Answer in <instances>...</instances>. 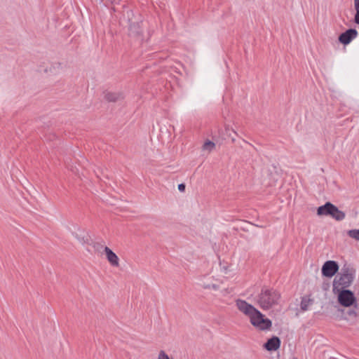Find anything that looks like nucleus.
Masks as SVG:
<instances>
[{
  "label": "nucleus",
  "instance_id": "f257e3e1",
  "mask_svg": "<svg viewBox=\"0 0 359 359\" xmlns=\"http://www.w3.org/2000/svg\"><path fill=\"white\" fill-rule=\"evenodd\" d=\"M236 306L238 311L249 318L250 323L257 330H267L271 327V320L264 316L254 306L243 299H237Z\"/></svg>",
  "mask_w": 359,
  "mask_h": 359
},
{
  "label": "nucleus",
  "instance_id": "20e7f679",
  "mask_svg": "<svg viewBox=\"0 0 359 359\" xmlns=\"http://www.w3.org/2000/svg\"><path fill=\"white\" fill-rule=\"evenodd\" d=\"M198 285L204 290L219 291V280L212 271L202 274L198 277Z\"/></svg>",
  "mask_w": 359,
  "mask_h": 359
},
{
  "label": "nucleus",
  "instance_id": "9d476101",
  "mask_svg": "<svg viewBox=\"0 0 359 359\" xmlns=\"http://www.w3.org/2000/svg\"><path fill=\"white\" fill-rule=\"evenodd\" d=\"M280 345V341L278 337H273L267 341V342L264 345V348L269 351H276L279 348Z\"/></svg>",
  "mask_w": 359,
  "mask_h": 359
},
{
  "label": "nucleus",
  "instance_id": "0eeeda50",
  "mask_svg": "<svg viewBox=\"0 0 359 359\" xmlns=\"http://www.w3.org/2000/svg\"><path fill=\"white\" fill-rule=\"evenodd\" d=\"M339 270V266L335 261H327L322 267V274L325 277L331 278L335 275Z\"/></svg>",
  "mask_w": 359,
  "mask_h": 359
},
{
  "label": "nucleus",
  "instance_id": "5701e85b",
  "mask_svg": "<svg viewBox=\"0 0 359 359\" xmlns=\"http://www.w3.org/2000/svg\"><path fill=\"white\" fill-rule=\"evenodd\" d=\"M350 316H356V312L355 311H351L349 312Z\"/></svg>",
  "mask_w": 359,
  "mask_h": 359
},
{
  "label": "nucleus",
  "instance_id": "9b49d317",
  "mask_svg": "<svg viewBox=\"0 0 359 359\" xmlns=\"http://www.w3.org/2000/svg\"><path fill=\"white\" fill-rule=\"evenodd\" d=\"M142 33V29L140 24L139 22L131 23L130 25L129 34L130 36L140 37Z\"/></svg>",
  "mask_w": 359,
  "mask_h": 359
},
{
  "label": "nucleus",
  "instance_id": "f3484780",
  "mask_svg": "<svg viewBox=\"0 0 359 359\" xmlns=\"http://www.w3.org/2000/svg\"><path fill=\"white\" fill-rule=\"evenodd\" d=\"M347 234L351 238L359 241V229H351L348 231Z\"/></svg>",
  "mask_w": 359,
  "mask_h": 359
},
{
  "label": "nucleus",
  "instance_id": "f03ea898",
  "mask_svg": "<svg viewBox=\"0 0 359 359\" xmlns=\"http://www.w3.org/2000/svg\"><path fill=\"white\" fill-rule=\"evenodd\" d=\"M280 301V294L273 289L262 288L257 296V303L263 310H269L277 306Z\"/></svg>",
  "mask_w": 359,
  "mask_h": 359
},
{
  "label": "nucleus",
  "instance_id": "412c9836",
  "mask_svg": "<svg viewBox=\"0 0 359 359\" xmlns=\"http://www.w3.org/2000/svg\"><path fill=\"white\" fill-rule=\"evenodd\" d=\"M221 292L223 294V295H226V294H230L231 290L229 288H225V289L222 290Z\"/></svg>",
  "mask_w": 359,
  "mask_h": 359
},
{
  "label": "nucleus",
  "instance_id": "1a4fd4ad",
  "mask_svg": "<svg viewBox=\"0 0 359 359\" xmlns=\"http://www.w3.org/2000/svg\"><path fill=\"white\" fill-rule=\"evenodd\" d=\"M358 34L355 29H348L339 36V41L344 45H348L358 36Z\"/></svg>",
  "mask_w": 359,
  "mask_h": 359
},
{
  "label": "nucleus",
  "instance_id": "b1692460",
  "mask_svg": "<svg viewBox=\"0 0 359 359\" xmlns=\"http://www.w3.org/2000/svg\"><path fill=\"white\" fill-rule=\"evenodd\" d=\"M243 143L246 145V146H249L250 147H252L254 148L251 144H248L247 142H245V140H243Z\"/></svg>",
  "mask_w": 359,
  "mask_h": 359
},
{
  "label": "nucleus",
  "instance_id": "4468645a",
  "mask_svg": "<svg viewBox=\"0 0 359 359\" xmlns=\"http://www.w3.org/2000/svg\"><path fill=\"white\" fill-rule=\"evenodd\" d=\"M313 304V299L308 297H303L301 301V309L303 311L308 310L310 305Z\"/></svg>",
  "mask_w": 359,
  "mask_h": 359
},
{
  "label": "nucleus",
  "instance_id": "7ed1b4c3",
  "mask_svg": "<svg viewBox=\"0 0 359 359\" xmlns=\"http://www.w3.org/2000/svg\"><path fill=\"white\" fill-rule=\"evenodd\" d=\"M355 270L347 266H344L341 273L334 278L333 281V291L345 290L353 283L355 277Z\"/></svg>",
  "mask_w": 359,
  "mask_h": 359
},
{
  "label": "nucleus",
  "instance_id": "ddd939ff",
  "mask_svg": "<svg viewBox=\"0 0 359 359\" xmlns=\"http://www.w3.org/2000/svg\"><path fill=\"white\" fill-rule=\"evenodd\" d=\"M216 148V145L215 142L211 140H207L205 141L203 144L202 145V151L204 152V154H209L212 151L215 150Z\"/></svg>",
  "mask_w": 359,
  "mask_h": 359
},
{
  "label": "nucleus",
  "instance_id": "6ab92c4d",
  "mask_svg": "<svg viewBox=\"0 0 359 359\" xmlns=\"http://www.w3.org/2000/svg\"><path fill=\"white\" fill-rule=\"evenodd\" d=\"M100 246H104V245H101V244H100V243H96V244H95V245H94V248L95 249V250H96L97 252H99V253H100V254L103 255V254H104V252H103V250L100 248Z\"/></svg>",
  "mask_w": 359,
  "mask_h": 359
},
{
  "label": "nucleus",
  "instance_id": "2eb2a0df",
  "mask_svg": "<svg viewBox=\"0 0 359 359\" xmlns=\"http://www.w3.org/2000/svg\"><path fill=\"white\" fill-rule=\"evenodd\" d=\"M225 133L226 135L223 136L224 140L230 139L231 142L235 141V136L237 135V133L233 129L230 128L229 127H226Z\"/></svg>",
  "mask_w": 359,
  "mask_h": 359
},
{
  "label": "nucleus",
  "instance_id": "393cba45",
  "mask_svg": "<svg viewBox=\"0 0 359 359\" xmlns=\"http://www.w3.org/2000/svg\"><path fill=\"white\" fill-rule=\"evenodd\" d=\"M55 65L57 67V68H60L61 67V64L60 63H56V64H55Z\"/></svg>",
  "mask_w": 359,
  "mask_h": 359
},
{
  "label": "nucleus",
  "instance_id": "a878e982",
  "mask_svg": "<svg viewBox=\"0 0 359 359\" xmlns=\"http://www.w3.org/2000/svg\"><path fill=\"white\" fill-rule=\"evenodd\" d=\"M292 359H297V358H292Z\"/></svg>",
  "mask_w": 359,
  "mask_h": 359
},
{
  "label": "nucleus",
  "instance_id": "dca6fc26",
  "mask_svg": "<svg viewBox=\"0 0 359 359\" xmlns=\"http://www.w3.org/2000/svg\"><path fill=\"white\" fill-rule=\"evenodd\" d=\"M354 1V8L355 10V14L354 16V22L359 25V0Z\"/></svg>",
  "mask_w": 359,
  "mask_h": 359
},
{
  "label": "nucleus",
  "instance_id": "f8f14e48",
  "mask_svg": "<svg viewBox=\"0 0 359 359\" xmlns=\"http://www.w3.org/2000/svg\"><path fill=\"white\" fill-rule=\"evenodd\" d=\"M104 98L108 102H115L123 98V94L119 92H107L104 94Z\"/></svg>",
  "mask_w": 359,
  "mask_h": 359
},
{
  "label": "nucleus",
  "instance_id": "4be33fe9",
  "mask_svg": "<svg viewBox=\"0 0 359 359\" xmlns=\"http://www.w3.org/2000/svg\"><path fill=\"white\" fill-rule=\"evenodd\" d=\"M75 237L82 243H86V241L84 240L83 238H80L77 235L75 236Z\"/></svg>",
  "mask_w": 359,
  "mask_h": 359
},
{
  "label": "nucleus",
  "instance_id": "423d86ee",
  "mask_svg": "<svg viewBox=\"0 0 359 359\" xmlns=\"http://www.w3.org/2000/svg\"><path fill=\"white\" fill-rule=\"evenodd\" d=\"M333 292L337 295V300L340 305L349 307L356 304L355 297L351 290L345 289Z\"/></svg>",
  "mask_w": 359,
  "mask_h": 359
},
{
  "label": "nucleus",
  "instance_id": "6e6552de",
  "mask_svg": "<svg viewBox=\"0 0 359 359\" xmlns=\"http://www.w3.org/2000/svg\"><path fill=\"white\" fill-rule=\"evenodd\" d=\"M100 248L103 250V255H105L106 259L111 266L117 268L120 266L119 258L111 249L107 246H100Z\"/></svg>",
  "mask_w": 359,
  "mask_h": 359
},
{
  "label": "nucleus",
  "instance_id": "aec40b11",
  "mask_svg": "<svg viewBox=\"0 0 359 359\" xmlns=\"http://www.w3.org/2000/svg\"><path fill=\"white\" fill-rule=\"evenodd\" d=\"M178 189L180 191L183 192L185 190V185L184 184H180L178 185Z\"/></svg>",
  "mask_w": 359,
  "mask_h": 359
},
{
  "label": "nucleus",
  "instance_id": "39448f33",
  "mask_svg": "<svg viewBox=\"0 0 359 359\" xmlns=\"http://www.w3.org/2000/svg\"><path fill=\"white\" fill-rule=\"evenodd\" d=\"M318 215H330L337 221H341L345 218V213L332 203L327 202L324 205L318 207L317 210Z\"/></svg>",
  "mask_w": 359,
  "mask_h": 359
},
{
  "label": "nucleus",
  "instance_id": "a211bd4d",
  "mask_svg": "<svg viewBox=\"0 0 359 359\" xmlns=\"http://www.w3.org/2000/svg\"><path fill=\"white\" fill-rule=\"evenodd\" d=\"M157 359H170L169 355L165 353V351L161 350L157 355Z\"/></svg>",
  "mask_w": 359,
  "mask_h": 359
}]
</instances>
